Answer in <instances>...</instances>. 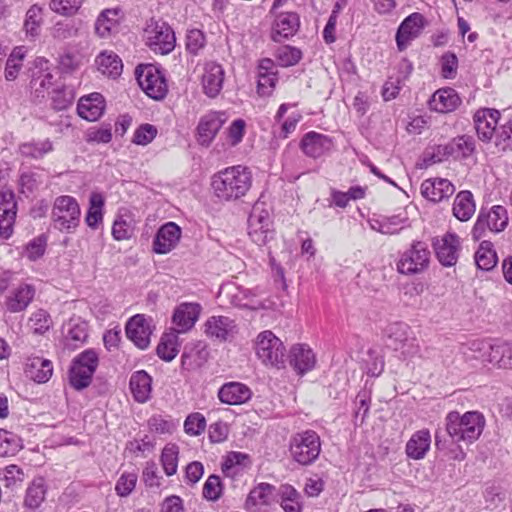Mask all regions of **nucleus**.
<instances>
[{
  "label": "nucleus",
  "instance_id": "nucleus-1",
  "mask_svg": "<svg viewBox=\"0 0 512 512\" xmlns=\"http://www.w3.org/2000/svg\"><path fill=\"white\" fill-rule=\"evenodd\" d=\"M252 186V173L243 165L227 167L211 178L214 195L221 201H235L244 197Z\"/></svg>",
  "mask_w": 512,
  "mask_h": 512
},
{
  "label": "nucleus",
  "instance_id": "nucleus-2",
  "mask_svg": "<svg viewBox=\"0 0 512 512\" xmlns=\"http://www.w3.org/2000/svg\"><path fill=\"white\" fill-rule=\"evenodd\" d=\"M11 278L8 272L0 275V303L9 313H21L33 302L36 288L26 281L11 286Z\"/></svg>",
  "mask_w": 512,
  "mask_h": 512
},
{
  "label": "nucleus",
  "instance_id": "nucleus-3",
  "mask_svg": "<svg viewBox=\"0 0 512 512\" xmlns=\"http://www.w3.org/2000/svg\"><path fill=\"white\" fill-rule=\"evenodd\" d=\"M484 418L476 411L460 415L457 411L449 412L446 416V430L456 441L473 442L479 438L484 428Z\"/></svg>",
  "mask_w": 512,
  "mask_h": 512
},
{
  "label": "nucleus",
  "instance_id": "nucleus-4",
  "mask_svg": "<svg viewBox=\"0 0 512 512\" xmlns=\"http://www.w3.org/2000/svg\"><path fill=\"white\" fill-rule=\"evenodd\" d=\"M468 350L472 355H467V360L473 358L497 368L512 369V343L500 342L492 345L484 340H473L468 344Z\"/></svg>",
  "mask_w": 512,
  "mask_h": 512
},
{
  "label": "nucleus",
  "instance_id": "nucleus-5",
  "mask_svg": "<svg viewBox=\"0 0 512 512\" xmlns=\"http://www.w3.org/2000/svg\"><path fill=\"white\" fill-rule=\"evenodd\" d=\"M257 359L267 368L283 369L285 367L286 348L272 331L260 332L253 343Z\"/></svg>",
  "mask_w": 512,
  "mask_h": 512
},
{
  "label": "nucleus",
  "instance_id": "nucleus-6",
  "mask_svg": "<svg viewBox=\"0 0 512 512\" xmlns=\"http://www.w3.org/2000/svg\"><path fill=\"white\" fill-rule=\"evenodd\" d=\"M51 219L54 227L63 233H73L80 224L81 208L76 198L61 195L55 198Z\"/></svg>",
  "mask_w": 512,
  "mask_h": 512
},
{
  "label": "nucleus",
  "instance_id": "nucleus-7",
  "mask_svg": "<svg viewBox=\"0 0 512 512\" xmlns=\"http://www.w3.org/2000/svg\"><path fill=\"white\" fill-rule=\"evenodd\" d=\"M289 450L294 461L301 465H310L321 452L320 437L314 430L296 433L290 440Z\"/></svg>",
  "mask_w": 512,
  "mask_h": 512
},
{
  "label": "nucleus",
  "instance_id": "nucleus-8",
  "mask_svg": "<svg viewBox=\"0 0 512 512\" xmlns=\"http://www.w3.org/2000/svg\"><path fill=\"white\" fill-rule=\"evenodd\" d=\"M99 364V354L94 349H86L76 356L69 370V382L76 390L88 387Z\"/></svg>",
  "mask_w": 512,
  "mask_h": 512
},
{
  "label": "nucleus",
  "instance_id": "nucleus-9",
  "mask_svg": "<svg viewBox=\"0 0 512 512\" xmlns=\"http://www.w3.org/2000/svg\"><path fill=\"white\" fill-rule=\"evenodd\" d=\"M430 262V251L426 243L414 241L402 252L396 263L397 271L403 275H415L425 271Z\"/></svg>",
  "mask_w": 512,
  "mask_h": 512
},
{
  "label": "nucleus",
  "instance_id": "nucleus-10",
  "mask_svg": "<svg viewBox=\"0 0 512 512\" xmlns=\"http://www.w3.org/2000/svg\"><path fill=\"white\" fill-rule=\"evenodd\" d=\"M146 45L155 53H170L175 47V34L165 22L151 19L144 29Z\"/></svg>",
  "mask_w": 512,
  "mask_h": 512
},
{
  "label": "nucleus",
  "instance_id": "nucleus-11",
  "mask_svg": "<svg viewBox=\"0 0 512 512\" xmlns=\"http://www.w3.org/2000/svg\"><path fill=\"white\" fill-rule=\"evenodd\" d=\"M248 235L258 245L273 237L272 221L264 202H256L248 218Z\"/></svg>",
  "mask_w": 512,
  "mask_h": 512
},
{
  "label": "nucleus",
  "instance_id": "nucleus-12",
  "mask_svg": "<svg viewBox=\"0 0 512 512\" xmlns=\"http://www.w3.org/2000/svg\"><path fill=\"white\" fill-rule=\"evenodd\" d=\"M136 77L140 87L150 98L161 100L166 96L167 82L157 67L153 65L139 66L136 69Z\"/></svg>",
  "mask_w": 512,
  "mask_h": 512
},
{
  "label": "nucleus",
  "instance_id": "nucleus-13",
  "mask_svg": "<svg viewBox=\"0 0 512 512\" xmlns=\"http://www.w3.org/2000/svg\"><path fill=\"white\" fill-rule=\"evenodd\" d=\"M508 225L507 209L501 205H495L487 212L481 210L472 229V237L479 240L484 236L485 230L501 232Z\"/></svg>",
  "mask_w": 512,
  "mask_h": 512
},
{
  "label": "nucleus",
  "instance_id": "nucleus-14",
  "mask_svg": "<svg viewBox=\"0 0 512 512\" xmlns=\"http://www.w3.org/2000/svg\"><path fill=\"white\" fill-rule=\"evenodd\" d=\"M432 246L438 261L446 267L454 266L461 252L460 237L454 232H446L432 240Z\"/></svg>",
  "mask_w": 512,
  "mask_h": 512
},
{
  "label": "nucleus",
  "instance_id": "nucleus-15",
  "mask_svg": "<svg viewBox=\"0 0 512 512\" xmlns=\"http://www.w3.org/2000/svg\"><path fill=\"white\" fill-rule=\"evenodd\" d=\"M227 119L226 113L222 111H209L202 115L196 127L198 144L204 147L210 146Z\"/></svg>",
  "mask_w": 512,
  "mask_h": 512
},
{
  "label": "nucleus",
  "instance_id": "nucleus-16",
  "mask_svg": "<svg viewBox=\"0 0 512 512\" xmlns=\"http://www.w3.org/2000/svg\"><path fill=\"white\" fill-rule=\"evenodd\" d=\"M205 334L212 340L226 342L233 340L239 332L236 321L228 316H211L205 324Z\"/></svg>",
  "mask_w": 512,
  "mask_h": 512
},
{
  "label": "nucleus",
  "instance_id": "nucleus-17",
  "mask_svg": "<svg viewBox=\"0 0 512 512\" xmlns=\"http://www.w3.org/2000/svg\"><path fill=\"white\" fill-rule=\"evenodd\" d=\"M124 19L123 10L120 7L102 10L94 22V33L101 39H110L119 32Z\"/></svg>",
  "mask_w": 512,
  "mask_h": 512
},
{
  "label": "nucleus",
  "instance_id": "nucleus-18",
  "mask_svg": "<svg viewBox=\"0 0 512 512\" xmlns=\"http://www.w3.org/2000/svg\"><path fill=\"white\" fill-rule=\"evenodd\" d=\"M426 26V20L421 13L414 12L407 16L398 27L396 43L400 51L405 50L410 43L418 38Z\"/></svg>",
  "mask_w": 512,
  "mask_h": 512
},
{
  "label": "nucleus",
  "instance_id": "nucleus-19",
  "mask_svg": "<svg viewBox=\"0 0 512 512\" xmlns=\"http://www.w3.org/2000/svg\"><path fill=\"white\" fill-rule=\"evenodd\" d=\"M182 236L181 228L175 222H166L157 230L152 243L153 252L167 254L175 249Z\"/></svg>",
  "mask_w": 512,
  "mask_h": 512
},
{
  "label": "nucleus",
  "instance_id": "nucleus-20",
  "mask_svg": "<svg viewBox=\"0 0 512 512\" xmlns=\"http://www.w3.org/2000/svg\"><path fill=\"white\" fill-rule=\"evenodd\" d=\"M17 204L11 190L0 191V236L7 239L12 235Z\"/></svg>",
  "mask_w": 512,
  "mask_h": 512
},
{
  "label": "nucleus",
  "instance_id": "nucleus-21",
  "mask_svg": "<svg viewBox=\"0 0 512 512\" xmlns=\"http://www.w3.org/2000/svg\"><path fill=\"white\" fill-rule=\"evenodd\" d=\"M289 364L298 375H304L316 366V354L303 343L294 344L289 350Z\"/></svg>",
  "mask_w": 512,
  "mask_h": 512
},
{
  "label": "nucleus",
  "instance_id": "nucleus-22",
  "mask_svg": "<svg viewBox=\"0 0 512 512\" xmlns=\"http://www.w3.org/2000/svg\"><path fill=\"white\" fill-rule=\"evenodd\" d=\"M225 71L223 67L216 62H207L203 68L201 85L203 92L209 98H215L219 95L224 84Z\"/></svg>",
  "mask_w": 512,
  "mask_h": 512
},
{
  "label": "nucleus",
  "instance_id": "nucleus-23",
  "mask_svg": "<svg viewBox=\"0 0 512 512\" xmlns=\"http://www.w3.org/2000/svg\"><path fill=\"white\" fill-rule=\"evenodd\" d=\"M421 194L427 200L437 203L451 197L455 192V186L446 178H429L422 182Z\"/></svg>",
  "mask_w": 512,
  "mask_h": 512
},
{
  "label": "nucleus",
  "instance_id": "nucleus-24",
  "mask_svg": "<svg viewBox=\"0 0 512 512\" xmlns=\"http://www.w3.org/2000/svg\"><path fill=\"white\" fill-rule=\"evenodd\" d=\"M500 112L496 109L482 108L474 114L477 135L482 141H490L496 133Z\"/></svg>",
  "mask_w": 512,
  "mask_h": 512
},
{
  "label": "nucleus",
  "instance_id": "nucleus-25",
  "mask_svg": "<svg viewBox=\"0 0 512 512\" xmlns=\"http://www.w3.org/2000/svg\"><path fill=\"white\" fill-rule=\"evenodd\" d=\"M275 487L268 483H260L248 494L245 509L249 512H266L274 500Z\"/></svg>",
  "mask_w": 512,
  "mask_h": 512
},
{
  "label": "nucleus",
  "instance_id": "nucleus-26",
  "mask_svg": "<svg viewBox=\"0 0 512 512\" xmlns=\"http://www.w3.org/2000/svg\"><path fill=\"white\" fill-rule=\"evenodd\" d=\"M278 82V72L275 63L270 58H263L257 66V92L261 96L273 93Z\"/></svg>",
  "mask_w": 512,
  "mask_h": 512
},
{
  "label": "nucleus",
  "instance_id": "nucleus-27",
  "mask_svg": "<svg viewBox=\"0 0 512 512\" xmlns=\"http://www.w3.org/2000/svg\"><path fill=\"white\" fill-rule=\"evenodd\" d=\"M300 147L306 156L319 158L331 151L333 142L327 135L310 131L303 136Z\"/></svg>",
  "mask_w": 512,
  "mask_h": 512
},
{
  "label": "nucleus",
  "instance_id": "nucleus-28",
  "mask_svg": "<svg viewBox=\"0 0 512 512\" xmlns=\"http://www.w3.org/2000/svg\"><path fill=\"white\" fill-rule=\"evenodd\" d=\"M127 337L140 349H146L150 344L151 328L144 315L137 314L126 324Z\"/></svg>",
  "mask_w": 512,
  "mask_h": 512
},
{
  "label": "nucleus",
  "instance_id": "nucleus-29",
  "mask_svg": "<svg viewBox=\"0 0 512 512\" xmlns=\"http://www.w3.org/2000/svg\"><path fill=\"white\" fill-rule=\"evenodd\" d=\"M201 313L198 303L185 302L176 307L173 313V323L177 333H185L192 329Z\"/></svg>",
  "mask_w": 512,
  "mask_h": 512
},
{
  "label": "nucleus",
  "instance_id": "nucleus-30",
  "mask_svg": "<svg viewBox=\"0 0 512 512\" xmlns=\"http://www.w3.org/2000/svg\"><path fill=\"white\" fill-rule=\"evenodd\" d=\"M106 107L105 99L98 92L82 96L77 105L78 115L87 121H96L104 113Z\"/></svg>",
  "mask_w": 512,
  "mask_h": 512
},
{
  "label": "nucleus",
  "instance_id": "nucleus-31",
  "mask_svg": "<svg viewBox=\"0 0 512 512\" xmlns=\"http://www.w3.org/2000/svg\"><path fill=\"white\" fill-rule=\"evenodd\" d=\"M219 294L236 307L255 309L258 306V301L255 299L256 295L251 290L235 284L222 286Z\"/></svg>",
  "mask_w": 512,
  "mask_h": 512
},
{
  "label": "nucleus",
  "instance_id": "nucleus-32",
  "mask_svg": "<svg viewBox=\"0 0 512 512\" xmlns=\"http://www.w3.org/2000/svg\"><path fill=\"white\" fill-rule=\"evenodd\" d=\"M251 389L241 382H228L218 391L219 400L228 405H241L250 400Z\"/></svg>",
  "mask_w": 512,
  "mask_h": 512
},
{
  "label": "nucleus",
  "instance_id": "nucleus-33",
  "mask_svg": "<svg viewBox=\"0 0 512 512\" xmlns=\"http://www.w3.org/2000/svg\"><path fill=\"white\" fill-rule=\"evenodd\" d=\"M24 372L34 382L46 383L53 374V364L43 357L31 356L26 360Z\"/></svg>",
  "mask_w": 512,
  "mask_h": 512
},
{
  "label": "nucleus",
  "instance_id": "nucleus-34",
  "mask_svg": "<svg viewBox=\"0 0 512 512\" xmlns=\"http://www.w3.org/2000/svg\"><path fill=\"white\" fill-rule=\"evenodd\" d=\"M461 99L453 88H442L437 90L429 100L431 110L438 113H449L458 108Z\"/></svg>",
  "mask_w": 512,
  "mask_h": 512
},
{
  "label": "nucleus",
  "instance_id": "nucleus-35",
  "mask_svg": "<svg viewBox=\"0 0 512 512\" xmlns=\"http://www.w3.org/2000/svg\"><path fill=\"white\" fill-rule=\"evenodd\" d=\"M369 227L376 232L385 235L398 234L408 226V218L398 214L392 216H380L368 220Z\"/></svg>",
  "mask_w": 512,
  "mask_h": 512
},
{
  "label": "nucleus",
  "instance_id": "nucleus-36",
  "mask_svg": "<svg viewBox=\"0 0 512 512\" xmlns=\"http://www.w3.org/2000/svg\"><path fill=\"white\" fill-rule=\"evenodd\" d=\"M300 25V19L298 14L293 12H286L280 14L272 28V39L276 42H280L290 36H293Z\"/></svg>",
  "mask_w": 512,
  "mask_h": 512
},
{
  "label": "nucleus",
  "instance_id": "nucleus-37",
  "mask_svg": "<svg viewBox=\"0 0 512 512\" xmlns=\"http://www.w3.org/2000/svg\"><path fill=\"white\" fill-rule=\"evenodd\" d=\"M431 434L428 429H421L412 434L406 443V455L413 460L423 459L430 449Z\"/></svg>",
  "mask_w": 512,
  "mask_h": 512
},
{
  "label": "nucleus",
  "instance_id": "nucleus-38",
  "mask_svg": "<svg viewBox=\"0 0 512 512\" xmlns=\"http://www.w3.org/2000/svg\"><path fill=\"white\" fill-rule=\"evenodd\" d=\"M130 390L134 399L145 403L150 399L152 392V377L144 370L134 372L130 377Z\"/></svg>",
  "mask_w": 512,
  "mask_h": 512
},
{
  "label": "nucleus",
  "instance_id": "nucleus-39",
  "mask_svg": "<svg viewBox=\"0 0 512 512\" xmlns=\"http://www.w3.org/2000/svg\"><path fill=\"white\" fill-rule=\"evenodd\" d=\"M97 69L103 75L117 78L121 75L123 64L120 57L113 51L104 50L95 59Z\"/></svg>",
  "mask_w": 512,
  "mask_h": 512
},
{
  "label": "nucleus",
  "instance_id": "nucleus-40",
  "mask_svg": "<svg viewBox=\"0 0 512 512\" xmlns=\"http://www.w3.org/2000/svg\"><path fill=\"white\" fill-rule=\"evenodd\" d=\"M476 210L473 194L468 190L460 191L453 202L452 213L460 221L466 222L472 218Z\"/></svg>",
  "mask_w": 512,
  "mask_h": 512
},
{
  "label": "nucleus",
  "instance_id": "nucleus-41",
  "mask_svg": "<svg viewBox=\"0 0 512 512\" xmlns=\"http://www.w3.org/2000/svg\"><path fill=\"white\" fill-rule=\"evenodd\" d=\"M105 197L100 192H92L89 196V206L85 223L91 229H97L103 222Z\"/></svg>",
  "mask_w": 512,
  "mask_h": 512
},
{
  "label": "nucleus",
  "instance_id": "nucleus-42",
  "mask_svg": "<svg viewBox=\"0 0 512 512\" xmlns=\"http://www.w3.org/2000/svg\"><path fill=\"white\" fill-rule=\"evenodd\" d=\"M64 330L68 344L75 348L84 344L88 338V324L80 318H71Z\"/></svg>",
  "mask_w": 512,
  "mask_h": 512
},
{
  "label": "nucleus",
  "instance_id": "nucleus-43",
  "mask_svg": "<svg viewBox=\"0 0 512 512\" xmlns=\"http://www.w3.org/2000/svg\"><path fill=\"white\" fill-rule=\"evenodd\" d=\"M43 24V8L37 4L32 5L25 14L23 31L29 40H35Z\"/></svg>",
  "mask_w": 512,
  "mask_h": 512
},
{
  "label": "nucleus",
  "instance_id": "nucleus-44",
  "mask_svg": "<svg viewBox=\"0 0 512 512\" xmlns=\"http://www.w3.org/2000/svg\"><path fill=\"white\" fill-rule=\"evenodd\" d=\"M178 426V420L171 416L155 414L147 420L149 432L156 435H171L177 430Z\"/></svg>",
  "mask_w": 512,
  "mask_h": 512
},
{
  "label": "nucleus",
  "instance_id": "nucleus-45",
  "mask_svg": "<svg viewBox=\"0 0 512 512\" xmlns=\"http://www.w3.org/2000/svg\"><path fill=\"white\" fill-rule=\"evenodd\" d=\"M53 151V143L50 139L32 140L19 146V153L23 157L41 159Z\"/></svg>",
  "mask_w": 512,
  "mask_h": 512
},
{
  "label": "nucleus",
  "instance_id": "nucleus-46",
  "mask_svg": "<svg viewBox=\"0 0 512 512\" xmlns=\"http://www.w3.org/2000/svg\"><path fill=\"white\" fill-rule=\"evenodd\" d=\"M409 330L408 325L402 322H395L387 326L385 333L394 350L402 349L410 340Z\"/></svg>",
  "mask_w": 512,
  "mask_h": 512
},
{
  "label": "nucleus",
  "instance_id": "nucleus-47",
  "mask_svg": "<svg viewBox=\"0 0 512 512\" xmlns=\"http://www.w3.org/2000/svg\"><path fill=\"white\" fill-rule=\"evenodd\" d=\"M475 263L481 270L489 271L497 263V254L493 249V244L489 241H483L475 253Z\"/></svg>",
  "mask_w": 512,
  "mask_h": 512
},
{
  "label": "nucleus",
  "instance_id": "nucleus-48",
  "mask_svg": "<svg viewBox=\"0 0 512 512\" xmlns=\"http://www.w3.org/2000/svg\"><path fill=\"white\" fill-rule=\"evenodd\" d=\"M177 334L178 333L175 331L164 334L161 337L160 343L157 346V354L161 359L171 361L177 356L179 352V339Z\"/></svg>",
  "mask_w": 512,
  "mask_h": 512
},
{
  "label": "nucleus",
  "instance_id": "nucleus-49",
  "mask_svg": "<svg viewBox=\"0 0 512 512\" xmlns=\"http://www.w3.org/2000/svg\"><path fill=\"white\" fill-rule=\"evenodd\" d=\"M26 54L27 48L25 46H18L12 50L5 67V79L7 81H13L17 78Z\"/></svg>",
  "mask_w": 512,
  "mask_h": 512
},
{
  "label": "nucleus",
  "instance_id": "nucleus-50",
  "mask_svg": "<svg viewBox=\"0 0 512 512\" xmlns=\"http://www.w3.org/2000/svg\"><path fill=\"white\" fill-rule=\"evenodd\" d=\"M179 458V447L174 443H168L164 446L160 456V462L164 473L167 476H173L177 472Z\"/></svg>",
  "mask_w": 512,
  "mask_h": 512
},
{
  "label": "nucleus",
  "instance_id": "nucleus-51",
  "mask_svg": "<svg viewBox=\"0 0 512 512\" xmlns=\"http://www.w3.org/2000/svg\"><path fill=\"white\" fill-rule=\"evenodd\" d=\"M280 506L285 512H302L301 496L290 485L280 488Z\"/></svg>",
  "mask_w": 512,
  "mask_h": 512
},
{
  "label": "nucleus",
  "instance_id": "nucleus-52",
  "mask_svg": "<svg viewBox=\"0 0 512 512\" xmlns=\"http://www.w3.org/2000/svg\"><path fill=\"white\" fill-rule=\"evenodd\" d=\"M250 464L249 456L242 452H230L225 457L222 463V471L232 476L237 474L241 469L247 467Z\"/></svg>",
  "mask_w": 512,
  "mask_h": 512
},
{
  "label": "nucleus",
  "instance_id": "nucleus-53",
  "mask_svg": "<svg viewBox=\"0 0 512 512\" xmlns=\"http://www.w3.org/2000/svg\"><path fill=\"white\" fill-rule=\"evenodd\" d=\"M80 22L75 20L71 21H58L50 28V35L55 40H66L79 35Z\"/></svg>",
  "mask_w": 512,
  "mask_h": 512
},
{
  "label": "nucleus",
  "instance_id": "nucleus-54",
  "mask_svg": "<svg viewBox=\"0 0 512 512\" xmlns=\"http://www.w3.org/2000/svg\"><path fill=\"white\" fill-rule=\"evenodd\" d=\"M46 489L42 478L35 479L27 488L25 505L29 508H38L45 499Z\"/></svg>",
  "mask_w": 512,
  "mask_h": 512
},
{
  "label": "nucleus",
  "instance_id": "nucleus-55",
  "mask_svg": "<svg viewBox=\"0 0 512 512\" xmlns=\"http://www.w3.org/2000/svg\"><path fill=\"white\" fill-rule=\"evenodd\" d=\"M274 56L280 66L289 67L296 65L301 60L302 52L296 47L285 45L277 48Z\"/></svg>",
  "mask_w": 512,
  "mask_h": 512
},
{
  "label": "nucleus",
  "instance_id": "nucleus-56",
  "mask_svg": "<svg viewBox=\"0 0 512 512\" xmlns=\"http://www.w3.org/2000/svg\"><path fill=\"white\" fill-rule=\"evenodd\" d=\"M50 314L44 309H37L29 318V325L34 334L42 335L52 327Z\"/></svg>",
  "mask_w": 512,
  "mask_h": 512
},
{
  "label": "nucleus",
  "instance_id": "nucleus-57",
  "mask_svg": "<svg viewBox=\"0 0 512 512\" xmlns=\"http://www.w3.org/2000/svg\"><path fill=\"white\" fill-rule=\"evenodd\" d=\"M452 154L450 142L444 145H436L425 151L423 162L425 166H429L452 157Z\"/></svg>",
  "mask_w": 512,
  "mask_h": 512
},
{
  "label": "nucleus",
  "instance_id": "nucleus-58",
  "mask_svg": "<svg viewBox=\"0 0 512 512\" xmlns=\"http://www.w3.org/2000/svg\"><path fill=\"white\" fill-rule=\"evenodd\" d=\"M131 219L128 212L119 214L112 225V236L115 240L121 241L131 237Z\"/></svg>",
  "mask_w": 512,
  "mask_h": 512
},
{
  "label": "nucleus",
  "instance_id": "nucleus-59",
  "mask_svg": "<svg viewBox=\"0 0 512 512\" xmlns=\"http://www.w3.org/2000/svg\"><path fill=\"white\" fill-rule=\"evenodd\" d=\"M85 0H50L49 8L61 16H73L82 7Z\"/></svg>",
  "mask_w": 512,
  "mask_h": 512
},
{
  "label": "nucleus",
  "instance_id": "nucleus-60",
  "mask_svg": "<svg viewBox=\"0 0 512 512\" xmlns=\"http://www.w3.org/2000/svg\"><path fill=\"white\" fill-rule=\"evenodd\" d=\"M183 427L187 435L199 436L205 431L206 419L199 412L191 413L186 417Z\"/></svg>",
  "mask_w": 512,
  "mask_h": 512
},
{
  "label": "nucleus",
  "instance_id": "nucleus-61",
  "mask_svg": "<svg viewBox=\"0 0 512 512\" xmlns=\"http://www.w3.org/2000/svg\"><path fill=\"white\" fill-rule=\"evenodd\" d=\"M20 446V439L14 433L0 429V456L14 455Z\"/></svg>",
  "mask_w": 512,
  "mask_h": 512
},
{
  "label": "nucleus",
  "instance_id": "nucleus-62",
  "mask_svg": "<svg viewBox=\"0 0 512 512\" xmlns=\"http://www.w3.org/2000/svg\"><path fill=\"white\" fill-rule=\"evenodd\" d=\"M452 148V157L466 158L474 151V141L471 137L460 136L450 142Z\"/></svg>",
  "mask_w": 512,
  "mask_h": 512
},
{
  "label": "nucleus",
  "instance_id": "nucleus-63",
  "mask_svg": "<svg viewBox=\"0 0 512 512\" xmlns=\"http://www.w3.org/2000/svg\"><path fill=\"white\" fill-rule=\"evenodd\" d=\"M138 476L135 472H124L115 485L116 494L120 497L130 495L136 487Z\"/></svg>",
  "mask_w": 512,
  "mask_h": 512
},
{
  "label": "nucleus",
  "instance_id": "nucleus-64",
  "mask_svg": "<svg viewBox=\"0 0 512 512\" xmlns=\"http://www.w3.org/2000/svg\"><path fill=\"white\" fill-rule=\"evenodd\" d=\"M495 145L505 151L512 147V120L507 121L497 128L495 133Z\"/></svg>",
  "mask_w": 512,
  "mask_h": 512
}]
</instances>
